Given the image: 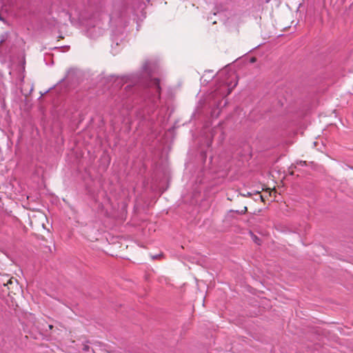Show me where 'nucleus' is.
I'll use <instances>...</instances> for the list:
<instances>
[{
	"label": "nucleus",
	"instance_id": "nucleus-1",
	"mask_svg": "<svg viewBox=\"0 0 353 353\" xmlns=\"http://www.w3.org/2000/svg\"><path fill=\"white\" fill-rule=\"evenodd\" d=\"M3 291H6L8 292V295L11 299L12 305L18 307L19 304L17 299L21 297L23 290L17 279L13 278L12 276H11L10 279H8L6 283H5L4 289H3Z\"/></svg>",
	"mask_w": 353,
	"mask_h": 353
},
{
	"label": "nucleus",
	"instance_id": "nucleus-2",
	"mask_svg": "<svg viewBox=\"0 0 353 353\" xmlns=\"http://www.w3.org/2000/svg\"><path fill=\"white\" fill-rule=\"evenodd\" d=\"M30 225L32 228L37 231L41 232L46 228V223H48V218L46 215L40 210H34L28 214Z\"/></svg>",
	"mask_w": 353,
	"mask_h": 353
},
{
	"label": "nucleus",
	"instance_id": "nucleus-3",
	"mask_svg": "<svg viewBox=\"0 0 353 353\" xmlns=\"http://www.w3.org/2000/svg\"><path fill=\"white\" fill-rule=\"evenodd\" d=\"M231 81L227 83V85L228 87V94H230L232 90L236 86L238 83V78L237 76L234 74L230 76Z\"/></svg>",
	"mask_w": 353,
	"mask_h": 353
},
{
	"label": "nucleus",
	"instance_id": "nucleus-4",
	"mask_svg": "<svg viewBox=\"0 0 353 353\" xmlns=\"http://www.w3.org/2000/svg\"><path fill=\"white\" fill-rule=\"evenodd\" d=\"M250 235L251 236L252 240L257 245H261V240L255 235L252 232H250Z\"/></svg>",
	"mask_w": 353,
	"mask_h": 353
},
{
	"label": "nucleus",
	"instance_id": "nucleus-5",
	"mask_svg": "<svg viewBox=\"0 0 353 353\" xmlns=\"http://www.w3.org/2000/svg\"><path fill=\"white\" fill-rule=\"evenodd\" d=\"M152 84L155 87L157 91L160 93L161 88H160V82L158 79H154L152 81Z\"/></svg>",
	"mask_w": 353,
	"mask_h": 353
},
{
	"label": "nucleus",
	"instance_id": "nucleus-6",
	"mask_svg": "<svg viewBox=\"0 0 353 353\" xmlns=\"http://www.w3.org/2000/svg\"><path fill=\"white\" fill-rule=\"evenodd\" d=\"M234 211L239 214H243L247 212L248 208H247V206L244 205V206H243V208L241 209L236 210Z\"/></svg>",
	"mask_w": 353,
	"mask_h": 353
},
{
	"label": "nucleus",
	"instance_id": "nucleus-7",
	"mask_svg": "<svg viewBox=\"0 0 353 353\" xmlns=\"http://www.w3.org/2000/svg\"><path fill=\"white\" fill-rule=\"evenodd\" d=\"M10 277L8 275L1 276V277L0 278V283H2L3 285L4 286L5 283H6V281L8 280V279H10Z\"/></svg>",
	"mask_w": 353,
	"mask_h": 353
},
{
	"label": "nucleus",
	"instance_id": "nucleus-8",
	"mask_svg": "<svg viewBox=\"0 0 353 353\" xmlns=\"http://www.w3.org/2000/svg\"><path fill=\"white\" fill-rule=\"evenodd\" d=\"M163 256V254L162 253H161L160 254H157V255H154V256H152V258L153 259H161V257H162Z\"/></svg>",
	"mask_w": 353,
	"mask_h": 353
},
{
	"label": "nucleus",
	"instance_id": "nucleus-9",
	"mask_svg": "<svg viewBox=\"0 0 353 353\" xmlns=\"http://www.w3.org/2000/svg\"><path fill=\"white\" fill-rule=\"evenodd\" d=\"M276 190L274 189V190H269V195L270 196H275V194H276Z\"/></svg>",
	"mask_w": 353,
	"mask_h": 353
},
{
	"label": "nucleus",
	"instance_id": "nucleus-10",
	"mask_svg": "<svg viewBox=\"0 0 353 353\" xmlns=\"http://www.w3.org/2000/svg\"><path fill=\"white\" fill-rule=\"evenodd\" d=\"M89 348H90V347H89L88 345H83V350L84 351H88V350H89Z\"/></svg>",
	"mask_w": 353,
	"mask_h": 353
},
{
	"label": "nucleus",
	"instance_id": "nucleus-11",
	"mask_svg": "<svg viewBox=\"0 0 353 353\" xmlns=\"http://www.w3.org/2000/svg\"><path fill=\"white\" fill-rule=\"evenodd\" d=\"M256 61V59L255 57H252L250 59V62L251 63H254Z\"/></svg>",
	"mask_w": 353,
	"mask_h": 353
},
{
	"label": "nucleus",
	"instance_id": "nucleus-12",
	"mask_svg": "<svg viewBox=\"0 0 353 353\" xmlns=\"http://www.w3.org/2000/svg\"><path fill=\"white\" fill-rule=\"evenodd\" d=\"M299 164H300L301 165H305V164H306V162H305V161H300V162H299Z\"/></svg>",
	"mask_w": 353,
	"mask_h": 353
},
{
	"label": "nucleus",
	"instance_id": "nucleus-13",
	"mask_svg": "<svg viewBox=\"0 0 353 353\" xmlns=\"http://www.w3.org/2000/svg\"><path fill=\"white\" fill-rule=\"evenodd\" d=\"M259 198L262 201H264V196L263 195H259Z\"/></svg>",
	"mask_w": 353,
	"mask_h": 353
},
{
	"label": "nucleus",
	"instance_id": "nucleus-14",
	"mask_svg": "<svg viewBox=\"0 0 353 353\" xmlns=\"http://www.w3.org/2000/svg\"><path fill=\"white\" fill-rule=\"evenodd\" d=\"M52 328H53V325H49V329H50V330H52Z\"/></svg>",
	"mask_w": 353,
	"mask_h": 353
},
{
	"label": "nucleus",
	"instance_id": "nucleus-15",
	"mask_svg": "<svg viewBox=\"0 0 353 353\" xmlns=\"http://www.w3.org/2000/svg\"><path fill=\"white\" fill-rule=\"evenodd\" d=\"M3 41H4V40H3V39H2V40L0 41V45H1V44H2V43L3 42Z\"/></svg>",
	"mask_w": 353,
	"mask_h": 353
}]
</instances>
